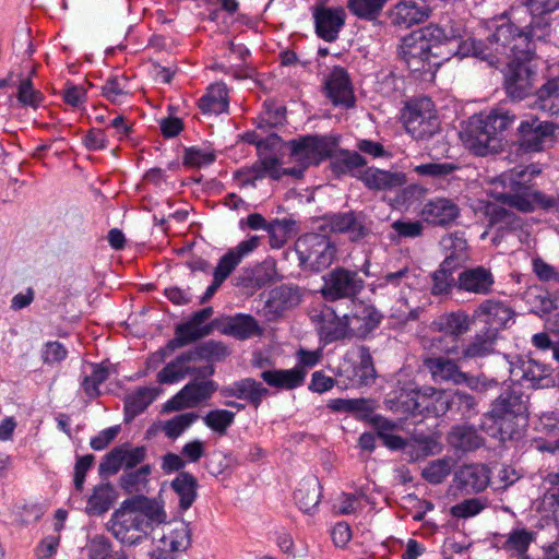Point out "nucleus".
Listing matches in <instances>:
<instances>
[{
	"instance_id": "412c9836",
	"label": "nucleus",
	"mask_w": 559,
	"mask_h": 559,
	"mask_svg": "<svg viewBox=\"0 0 559 559\" xmlns=\"http://www.w3.org/2000/svg\"><path fill=\"white\" fill-rule=\"evenodd\" d=\"M514 311L506 302L486 299L474 310L473 318L484 323L483 329L498 336L499 331L506 329L513 320Z\"/></svg>"
},
{
	"instance_id": "de8ad7c7",
	"label": "nucleus",
	"mask_w": 559,
	"mask_h": 559,
	"mask_svg": "<svg viewBox=\"0 0 559 559\" xmlns=\"http://www.w3.org/2000/svg\"><path fill=\"white\" fill-rule=\"evenodd\" d=\"M524 300L530 312L543 317L557 309V298L548 290L534 286L530 287L524 294Z\"/></svg>"
},
{
	"instance_id": "bb28decb",
	"label": "nucleus",
	"mask_w": 559,
	"mask_h": 559,
	"mask_svg": "<svg viewBox=\"0 0 559 559\" xmlns=\"http://www.w3.org/2000/svg\"><path fill=\"white\" fill-rule=\"evenodd\" d=\"M459 205L448 198H433L428 200L423 210L421 218L433 226L449 227L460 216Z\"/></svg>"
},
{
	"instance_id": "f257e3e1",
	"label": "nucleus",
	"mask_w": 559,
	"mask_h": 559,
	"mask_svg": "<svg viewBox=\"0 0 559 559\" xmlns=\"http://www.w3.org/2000/svg\"><path fill=\"white\" fill-rule=\"evenodd\" d=\"M229 355L223 342L209 340L180 353L156 374L159 384H174L187 377L192 380L182 386L165 404L169 412L193 408L212 399L218 383L212 379L216 372L215 362Z\"/></svg>"
},
{
	"instance_id": "e2e57ef3",
	"label": "nucleus",
	"mask_w": 559,
	"mask_h": 559,
	"mask_svg": "<svg viewBox=\"0 0 559 559\" xmlns=\"http://www.w3.org/2000/svg\"><path fill=\"white\" fill-rule=\"evenodd\" d=\"M215 159L216 154L213 150L190 146L185 148L182 164L187 167L202 168L213 164Z\"/></svg>"
},
{
	"instance_id": "a211bd4d",
	"label": "nucleus",
	"mask_w": 559,
	"mask_h": 559,
	"mask_svg": "<svg viewBox=\"0 0 559 559\" xmlns=\"http://www.w3.org/2000/svg\"><path fill=\"white\" fill-rule=\"evenodd\" d=\"M314 31L319 38L333 43L346 21V12L343 7H326L323 3H316L312 7Z\"/></svg>"
},
{
	"instance_id": "774afa93",
	"label": "nucleus",
	"mask_w": 559,
	"mask_h": 559,
	"mask_svg": "<svg viewBox=\"0 0 559 559\" xmlns=\"http://www.w3.org/2000/svg\"><path fill=\"white\" fill-rule=\"evenodd\" d=\"M204 466L207 472L215 476H228L235 466L238 464L237 460L233 456H205Z\"/></svg>"
},
{
	"instance_id": "b1692460",
	"label": "nucleus",
	"mask_w": 559,
	"mask_h": 559,
	"mask_svg": "<svg viewBox=\"0 0 559 559\" xmlns=\"http://www.w3.org/2000/svg\"><path fill=\"white\" fill-rule=\"evenodd\" d=\"M495 282V275L489 267H465L457 275V289L474 295H489L493 292Z\"/></svg>"
},
{
	"instance_id": "f3484780",
	"label": "nucleus",
	"mask_w": 559,
	"mask_h": 559,
	"mask_svg": "<svg viewBox=\"0 0 559 559\" xmlns=\"http://www.w3.org/2000/svg\"><path fill=\"white\" fill-rule=\"evenodd\" d=\"M322 219L325 222L323 230L347 235L353 242L361 241L370 234L364 212L328 213Z\"/></svg>"
},
{
	"instance_id": "dca6fc26",
	"label": "nucleus",
	"mask_w": 559,
	"mask_h": 559,
	"mask_svg": "<svg viewBox=\"0 0 559 559\" xmlns=\"http://www.w3.org/2000/svg\"><path fill=\"white\" fill-rule=\"evenodd\" d=\"M550 366L530 357H516L510 364L511 379L528 388H549L554 384Z\"/></svg>"
},
{
	"instance_id": "cd10ccee",
	"label": "nucleus",
	"mask_w": 559,
	"mask_h": 559,
	"mask_svg": "<svg viewBox=\"0 0 559 559\" xmlns=\"http://www.w3.org/2000/svg\"><path fill=\"white\" fill-rule=\"evenodd\" d=\"M261 242L260 236H250L240 241L236 247L229 249L219 260L213 271V277L225 282L234 270L241 263L242 259L253 252Z\"/></svg>"
},
{
	"instance_id": "39448f33",
	"label": "nucleus",
	"mask_w": 559,
	"mask_h": 559,
	"mask_svg": "<svg viewBox=\"0 0 559 559\" xmlns=\"http://www.w3.org/2000/svg\"><path fill=\"white\" fill-rule=\"evenodd\" d=\"M516 115L500 104L488 112L473 115L461 138L466 147L475 155L486 156L502 148L506 132L514 124Z\"/></svg>"
},
{
	"instance_id": "6e6552de",
	"label": "nucleus",
	"mask_w": 559,
	"mask_h": 559,
	"mask_svg": "<svg viewBox=\"0 0 559 559\" xmlns=\"http://www.w3.org/2000/svg\"><path fill=\"white\" fill-rule=\"evenodd\" d=\"M474 318L464 310L440 314L430 325L432 331L440 333L432 337L431 346L447 355L457 353L461 338L471 330Z\"/></svg>"
},
{
	"instance_id": "0e129e2a",
	"label": "nucleus",
	"mask_w": 559,
	"mask_h": 559,
	"mask_svg": "<svg viewBox=\"0 0 559 559\" xmlns=\"http://www.w3.org/2000/svg\"><path fill=\"white\" fill-rule=\"evenodd\" d=\"M128 80L124 75H111L102 86V95L109 102L118 104L128 95Z\"/></svg>"
},
{
	"instance_id": "a19ab883",
	"label": "nucleus",
	"mask_w": 559,
	"mask_h": 559,
	"mask_svg": "<svg viewBox=\"0 0 559 559\" xmlns=\"http://www.w3.org/2000/svg\"><path fill=\"white\" fill-rule=\"evenodd\" d=\"M118 493L109 483L99 484L93 488L91 496L87 498L85 513L88 516H100L105 514L114 506Z\"/></svg>"
},
{
	"instance_id": "4d7b16f0",
	"label": "nucleus",
	"mask_w": 559,
	"mask_h": 559,
	"mask_svg": "<svg viewBox=\"0 0 559 559\" xmlns=\"http://www.w3.org/2000/svg\"><path fill=\"white\" fill-rule=\"evenodd\" d=\"M455 463L451 456L433 460L423 468L421 476L429 484H441L451 474Z\"/></svg>"
},
{
	"instance_id": "aec40b11",
	"label": "nucleus",
	"mask_w": 559,
	"mask_h": 559,
	"mask_svg": "<svg viewBox=\"0 0 559 559\" xmlns=\"http://www.w3.org/2000/svg\"><path fill=\"white\" fill-rule=\"evenodd\" d=\"M495 199L501 204L516 209L523 213H532L536 209L549 211L558 204V200H556L555 197L526 188L516 193H497Z\"/></svg>"
},
{
	"instance_id": "338daca9",
	"label": "nucleus",
	"mask_w": 559,
	"mask_h": 559,
	"mask_svg": "<svg viewBox=\"0 0 559 559\" xmlns=\"http://www.w3.org/2000/svg\"><path fill=\"white\" fill-rule=\"evenodd\" d=\"M198 418L199 415L197 413L179 414L165 423L164 431L167 437L175 439L179 437L188 427H190Z\"/></svg>"
},
{
	"instance_id": "6e6d98bb",
	"label": "nucleus",
	"mask_w": 559,
	"mask_h": 559,
	"mask_svg": "<svg viewBox=\"0 0 559 559\" xmlns=\"http://www.w3.org/2000/svg\"><path fill=\"white\" fill-rule=\"evenodd\" d=\"M127 546L129 547L127 550L118 552L126 559H167L166 551L156 546L150 537L142 539V543H133Z\"/></svg>"
},
{
	"instance_id": "0eeeda50",
	"label": "nucleus",
	"mask_w": 559,
	"mask_h": 559,
	"mask_svg": "<svg viewBox=\"0 0 559 559\" xmlns=\"http://www.w3.org/2000/svg\"><path fill=\"white\" fill-rule=\"evenodd\" d=\"M510 59L503 70V88L511 102H521L533 94L536 67L534 57L516 51L499 52Z\"/></svg>"
},
{
	"instance_id": "423d86ee",
	"label": "nucleus",
	"mask_w": 559,
	"mask_h": 559,
	"mask_svg": "<svg viewBox=\"0 0 559 559\" xmlns=\"http://www.w3.org/2000/svg\"><path fill=\"white\" fill-rule=\"evenodd\" d=\"M489 27L493 28L489 39L496 44L497 51H516L532 57L535 56V40H546L551 33L550 23L543 16H534L527 26L520 28L506 13L496 16Z\"/></svg>"
},
{
	"instance_id": "603ef678",
	"label": "nucleus",
	"mask_w": 559,
	"mask_h": 559,
	"mask_svg": "<svg viewBox=\"0 0 559 559\" xmlns=\"http://www.w3.org/2000/svg\"><path fill=\"white\" fill-rule=\"evenodd\" d=\"M227 91L224 85L212 86L199 99V109L204 115H219L228 110Z\"/></svg>"
},
{
	"instance_id": "c85d7f7f",
	"label": "nucleus",
	"mask_w": 559,
	"mask_h": 559,
	"mask_svg": "<svg viewBox=\"0 0 559 559\" xmlns=\"http://www.w3.org/2000/svg\"><path fill=\"white\" fill-rule=\"evenodd\" d=\"M358 179L371 191H394L406 183V175L402 171H390L377 167H367Z\"/></svg>"
},
{
	"instance_id": "8fccbe9b",
	"label": "nucleus",
	"mask_w": 559,
	"mask_h": 559,
	"mask_svg": "<svg viewBox=\"0 0 559 559\" xmlns=\"http://www.w3.org/2000/svg\"><path fill=\"white\" fill-rule=\"evenodd\" d=\"M535 105L550 116L559 114V75L548 80L537 90Z\"/></svg>"
},
{
	"instance_id": "e433bc0d",
	"label": "nucleus",
	"mask_w": 559,
	"mask_h": 559,
	"mask_svg": "<svg viewBox=\"0 0 559 559\" xmlns=\"http://www.w3.org/2000/svg\"><path fill=\"white\" fill-rule=\"evenodd\" d=\"M489 37L490 35L487 37L488 44H485L480 40H476L473 37H467L466 39H463L462 36L461 39H459V41H456L453 45L455 47V50H453V55L460 58L473 56L480 60L488 61L491 64L498 62V56L500 53L495 49L496 44L491 43Z\"/></svg>"
},
{
	"instance_id": "4be33fe9",
	"label": "nucleus",
	"mask_w": 559,
	"mask_h": 559,
	"mask_svg": "<svg viewBox=\"0 0 559 559\" xmlns=\"http://www.w3.org/2000/svg\"><path fill=\"white\" fill-rule=\"evenodd\" d=\"M425 397L414 382L399 385L386 399L388 407L394 412L407 416L421 414L427 408L424 405Z\"/></svg>"
},
{
	"instance_id": "ddd939ff",
	"label": "nucleus",
	"mask_w": 559,
	"mask_h": 559,
	"mask_svg": "<svg viewBox=\"0 0 559 559\" xmlns=\"http://www.w3.org/2000/svg\"><path fill=\"white\" fill-rule=\"evenodd\" d=\"M405 130L413 139L424 141L439 131L435 104L429 97H418L406 103L402 112Z\"/></svg>"
},
{
	"instance_id": "c9c22d12",
	"label": "nucleus",
	"mask_w": 559,
	"mask_h": 559,
	"mask_svg": "<svg viewBox=\"0 0 559 559\" xmlns=\"http://www.w3.org/2000/svg\"><path fill=\"white\" fill-rule=\"evenodd\" d=\"M222 332L236 340L245 341L254 336H261L263 328L253 316L237 313L225 320Z\"/></svg>"
},
{
	"instance_id": "6ab92c4d",
	"label": "nucleus",
	"mask_w": 559,
	"mask_h": 559,
	"mask_svg": "<svg viewBox=\"0 0 559 559\" xmlns=\"http://www.w3.org/2000/svg\"><path fill=\"white\" fill-rule=\"evenodd\" d=\"M323 92L334 106L353 108L356 103L352 80L347 70L334 66L323 82Z\"/></svg>"
},
{
	"instance_id": "a878e982",
	"label": "nucleus",
	"mask_w": 559,
	"mask_h": 559,
	"mask_svg": "<svg viewBox=\"0 0 559 559\" xmlns=\"http://www.w3.org/2000/svg\"><path fill=\"white\" fill-rule=\"evenodd\" d=\"M328 407L336 413H347L353 415L357 420L366 421L374 428L380 420L384 418L380 414H376L377 403L372 399H332L328 402Z\"/></svg>"
},
{
	"instance_id": "3c124183",
	"label": "nucleus",
	"mask_w": 559,
	"mask_h": 559,
	"mask_svg": "<svg viewBox=\"0 0 559 559\" xmlns=\"http://www.w3.org/2000/svg\"><path fill=\"white\" fill-rule=\"evenodd\" d=\"M170 485L179 498V508L188 510L197 498V478L189 473L180 472Z\"/></svg>"
},
{
	"instance_id": "052dcab7",
	"label": "nucleus",
	"mask_w": 559,
	"mask_h": 559,
	"mask_svg": "<svg viewBox=\"0 0 559 559\" xmlns=\"http://www.w3.org/2000/svg\"><path fill=\"white\" fill-rule=\"evenodd\" d=\"M294 225L295 222L287 218L270 222L265 230L269 234L271 248L281 249L287 242Z\"/></svg>"
},
{
	"instance_id": "473e14b6",
	"label": "nucleus",
	"mask_w": 559,
	"mask_h": 559,
	"mask_svg": "<svg viewBox=\"0 0 559 559\" xmlns=\"http://www.w3.org/2000/svg\"><path fill=\"white\" fill-rule=\"evenodd\" d=\"M449 447L462 453L475 452L485 445V439L471 425H454L447 435Z\"/></svg>"
},
{
	"instance_id": "f03ea898",
	"label": "nucleus",
	"mask_w": 559,
	"mask_h": 559,
	"mask_svg": "<svg viewBox=\"0 0 559 559\" xmlns=\"http://www.w3.org/2000/svg\"><path fill=\"white\" fill-rule=\"evenodd\" d=\"M166 521L163 506L143 495L126 499L111 514L107 530L123 545L142 543L154 525Z\"/></svg>"
},
{
	"instance_id": "bf43d9fd",
	"label": "nucleus",
	"mask_w": 559,
	"mask_h": 559,
	"mask_svg": "<svg viewBox=\"0 0 559 559\" xmlns=\"http://www.w3.org/2000/svg\"><path fill=\"white\" fill-rule=\"evenodd\" d=\"M236 414L228 409L216 408L203 416L204 425L218 436H225L235 423Z\"/></svg>"
},
{
	"instance_id": "f704fd0d",
	"label": "nucleus",
	"mask_w": 559,
	"mask_h": 559,
	"mask_svg": "<svg viewBox=\"0 0 559 559\" xmlns=\"http://www.w3.org/2000/svg\"><path fill=\"white\" fill-rule=\"evenodd\" d=\"M353 304L354 307L348 313L353 324V334L360 337L366 336L380 325L383 314L372 305L362 301L355 302V300Z\"/></svg>"
},
{
	"instance_id": "680f3d73",
	"label": "nucleus",
	"mask_w": 559,
	"mask_h": 559,
	"mask_svg": "<svg viewBox=\"0 0 559 559\" xmlns=\"http://www.w3.org/2000/svg\"><path fill=\"white\" fill-rule=\"evenodd\" d=\"M326 342L344 340L353 334V324L348 313L342 317L335 314V319L322 328Z\"/></svg>"
},
{
	"instance_id": "9d476101",
	"label": "nucleus",
	"mask_w": 559,
	"mask_h": 559,
	"mask_svg": "<svg viewBox=\"0 0 559 559\" xmlns=\"http://www.w3.org/2000/svg\"><path fill=\"white\" fill-rule=\"evenodd\" d=\"M295 247L299 265L305 271L319 273L328 269L336 257L335 245L322 234H305L298 238Z\"/></svg>"
},
{
	"instance_id": "393cba45",
	"label": "nucleus",
	"mask_w": 559,
	"mask_h": 559,
	"mask_svg": "<svg viewBox=\"0 0 559 559\" xmlns=\"http://www.w3.org/2000/svg\"><path fill=\"white\" fill-rule=\"evenodd\" d=\"M490 481L489 469L483 464H466L454 473L453 483L461 493L474 495L484 491Z\"/></svg>"
},
{
	"instance_id": "1a4fd4ad",
	"label": "nucleus",
	"mask_w": 559,
	"mask_h": 559,
	"mask_svg": "<svg viewBox=\"0 0 559 559\" xmlns=\"http://www.w3.org/2000/svg\"><path fill=\"white\" fill-rule=\"evenodd\" d=\"M338 144L340 136L335 134H306L288 141L287 146L298 166L309 168L332 157Z\"/></svg>"
},
{
	"instance_id": "20e7f679",
	"label": "nucleus",
	"mask_w": 559,
	"mask_h": 559,
	"mask_svg": "<svg viewBox=\"0 0 559 559\" xmlns=\"http://www.w3.org/2000/svg\"><path fill=\"white\" fill-rule=\"evenodd\" d=\"M527 421V405L523 392L516 388L503 389L481 417L480 428L501 443L522 437Z\"/></svg>"
},
{
	"instance_id": "f8f14e48",
	"label": "nucleus",
	"mask_w": 559,
	"mask_h": 559,
	"mask_svg": "<svg viewBox=\"0 0 559 559\" xmlns=\"http://www.w3.org/2000/svg\"><path fill=\"white\" fill-rule=\"evenodd\" d=\"M212 314L213 308L205 307L193 312L187 321L176 324L174 329L175 336L156 352L160 360L164 361L177 349L187 347L209 336L213 332V326L206 323V321Z\"/></svg>"
},
{
	"instance_id": "2eb2a0df",
	"label": "nucleus",
	"mask_w": 559,
	"mask_h": 559,
	"mask_svg": "<svg viewBox=\"0 0 559 559\" xmlns=\"http://www.w3.org/2000/svg\"><path fill=\"white\" fill-rule=\"evenodd\" d=\"M323 285L320 289L325 301L350 299L354 301L364 289L365 281L357 271L336 266L323 277Z\"/></svg>"
},
{
	"instance_id": "09e8293b",
	"label": "nucleus",
	"mask_w": 559,
	"mask_h": 559,
	"mask_svg": "<svg viewBox=\"0 0 559 559\" xmlns=\"http://www.w3.org/2000/svg\"><path fill=\"white\" fill-rule=\"evenodd\" d=\"M34 70L27 76L22 73L17 75L16 99L20 106L36 110L45 100V95L34 87L32 75Z\"/></svg>"
},
{
	"instance_id": "37998d69",
	"label": "nucleus",
	"mask_w": 559,
	"mask_h": 559,
	"mask_svg": "<svg viewBox=\"0 0 559 559\" xmlns=\"http://www.w3.org/2000/svg\"><path fill=\"white\" fill-rule=\"evenodd\" d=\"M329 159L331 171L338 178L367 165L366 158L358 152L338 147Z\"/></svg>"
},
{
	"instance_id": "4c0bfd02",
	"label": "nucleus",
	"mask_w": 559,
	"mask_h": 559,
	"mask_svg": "<svg viewBox=\"0 0 559 559\" xmlns=\"http://www.w3.org/2000/svg\"><path fill=\"white\" fill-rule=\"evenodd\" d=\"M424 365L436 381H452L454 384L466 383L467 373L460 370L454 360L444 357H428Z\"/></svg>"
},
{
	"instance_id": "c03bdc74",
	"label": "nucleus",
	"mask_w": 559,
	"mask_h": 559,
	"mask_svg": "<svg viewBox=\"0 0 559 559\" xmlns=\"http://www.w3.org/2000/svg\"><path fill=\"white\" fill-rule=\"evenodd\" d=\"M144 456H128L123 474L120 477V486L128 492L136 490L140 485L147 481L151 474V465L143 464L135 469L136 465L142 462Z\"/></svg>"
},
{
	"instance_id": "864d4df0",
	"label": "nucleus",
	"mask_w": 559,
	"mask_h": 559,
	"mask_svg": "<svg viewBox=\"0 0 559 559\" xmlns=\"http://www.w3.org/2000/svg\"><path fill=\"white\" fill-rule=\"evenodd\" d=\"M442 243L450 251L443 261H450L451 266L457 269L468 260V243L462 231H455L443 238Z\"/></svg>"
},
{
	"instance_id": "a18cd8bd",
	"label": "nucleus",
	"mask_w": 559,
	"mask_h": 559,
	"mask_svg": "<svg viewBox=\"0 0 559 559\" xmlns=\"http://www.w3.org/2000/svg\"><path fill=\"white\" fill-rule=\"evenodd\" d=\"M296 504L305 513L313 511L321 500V485L316 477L299 483L295 495Z\"/></svg>"
},
{
	"instance_id": "58836bf2",
	"label": "nucleus",
	"mask_w": 559,
	"mask_h": 559,
	"mask_svg": "<svg viewBox=\"0 0 559 559\" xmlns=\"http://www.w3.org/2000/svg\"><path fill=\"white\" fill-rule=\"evenodd\" d=\"M484 214L488 219V225L490 227L498 226L501 231L514 233L524 227V219L520 215L496 203L488 202Z\"/></svg>"
},
{
	"instance_id": "5701e85b",
	"label": "nucleus",
	"mask_w": 559,
	"mask_h": 559,
	"mask_svg": "<svg viewBox=\"0 0 559 559\" xmlns=\"http://www.w3.org/2000/svg\"><path fill=\"white\" fill-rule=\"evenodd\" d=\"M302 289L298 285L282 284L273 288L265 301V311L270 319H277L302 301Z\"/></svg>"
},
{
	"instance_id": "9b49d317",
	"label": "nucleus",
	"mask_w": 559,
	"mask_h": 559,
	"mask_svg": "<svg viewBox=\"0 0 559 559\" xmlns=\"http://www.w3.org/2000/svg\"><path fill=\"white\" fill-rule=\"evenodd\" d=\"M558 129L554 121L527 115L520 121L512 142L522 153H538L555 141Z\"/></svg>"
},
{
	"instance_id": "79ce46f5",
	"label": "nucleus",
	"mask_w": 559,
	"mask_h": 559,
	"mask_svg": "<svg viewBox=\"0 0 559 559\" xmlns=\"http://www.w3.org/2000/svg\"><path fill=\"white\" fill-rule=\"evenodd\" d=\"M155 399L156 389L147 386L138 388L134 392L126 395L123 400L124 421L130 423L145 412Z\"/></svg>"
},
{
	"instance_id": "69168bd1",
	"label": "nucleus",
	"mask_w": 559,
	"mask_h": 559,
	"mask_svg": "<svg viewBox=\"0 0 559 559\" xmlns=\"http://www.w3.org/2000/svg\"><path fill=\"white\" fill-rule=\"evenodd\" d=\"M87 559H111L112 544L105 535H95L84 547Z\"/></svg>"
},
{
	"instance_id": "7ed1b4c3",
	"label": "nucleus",
	"mask_w": 559,
	"mask_h": 559,
	"mask_svg": "<svg viewBox=\"0 0 559 559\" xmlns=\"http://www.w3.org/2000/svg\"><path fill=\"white\" fill-rule=\"evenodd\" d=\"M444 34L437 24L413 31L401 39L400 58L417 80L431 82L443 60L439 51Z\"/></svg>"
},
{
	"instance_id": "5fc2aeb1",
	"label": "nucleus",
	"mask_w": 559,
	"mask_h": 559,
	"mask_svg": "<svg viewBox=\"0 0 559 559\" xmlns=\"http://www.w3.org/2000/svg\"><path fill=\"white\" fill-rule=\"evenodd\" d=\"M191 537L192 530L189 523L178 522L168 534L163 536L162 543L164 546H168L173 552L186 551L191 546Z\"/></svg>"
},
{
	"instance_id": "c756f323",
	"label": "nucleus",
	"mask_w": 559,
	"mask_h": 559,
	"mask_svg": "<svg viewBox=\"0 0 559 559\" xmlns=\"http://www.w3.org/2000/svg\"><path fill=\"white\" fill-rule=\"evenodd\" d=\"M430 12L427 0H401L392 10L391 21L394 25L408 28L424 23Z\"/></svg>"
},
{
	"instance_id": "4468645a",
	"label": "nucleus",
	"mask_w": 559,
	"mask_h": 559,
	"mask_svg": "<svg viewBox=\"0 0 559 559\" xmlns=\"http://www.w3.org/2000/svg\"><path fill=\"white\" fill-rule=\"evenodd\" d=\"M380 424L374 428L378 439L390 451H402L407 448H418L424 451V454H432L435 450L440 451L439 438L435 435H426L423 432H415L409 438H403L394 433L397 425L388 418H378Z\"/></svg>"
},
{
	"instance_id": "2f4dec72",
	"label": "nucleus",
	"mask_w": 559,
	"mask_h": 559,
	"mask_svg": "<svg viewBox=\"0 0 559 559\" xmlns=\"http://www.w3.org/2000/svg\"><path fill=\"white\" fill-rule=\"evenodd\" d=\"M497 340L498 336L481 328L467 344L461 343L457 353L452 356L461 362L488 357L495 352Z\"/></svg>"
},
{
	"instance_id": "ea45409f",
	"label": "nucleus",
	"mask_w": 559,
	"mask_h": 559,
	"mask_svg": "<svg viewBox=\"0 0 559 559\" xmlns=\"http://www.w3.org/2000/svg\"><path fill=\"white\" fill-rule=\"evenodd\" d=\"M306 376V369L299 366L292 369L265 370L261 373V378L264 382L270 386L281 390H293L301 386Z\"/></svg>"
},
{
	"instance_id": "7c9ffc66",
	"label": "nucleus",
	"mask_w": 559,
	"mask_h": 559,
	"mask_svg": "<svg viewBox=\"0 0 559 559\" xmlns=\"http://www.w3.org/2000/svg\"><path fill=\"white\" fill-rule=\"evenodd\" d=\"M340 377L344 378L345 388H361L372 384L376 380V369L371 355L364 353L358 364H344L341 367Z\"/></svg>"
},
{
	"instance_id": "13d9d810",
	"label": "nucleus",
	"mask_w": 559,
	"mask_h": 559,
	"mask_svg": "<svg viewBox=\"0 0 559 559\" xmlns=\"http://www.w3.org/2000/svg\"><path fill=\"white\" fill-rule=\"evenodd\" d=\"M389 0H347L349 12L360 20L376 21Z\"/></svg>"
},
{
	"instance_id": "49530a36",
	"label": "nucleus",
	"mask_w": 559,
	"mask_h": 559,
	"mask_svg": "<svg viewBox=\"0 0 559 559\" xmlns=\"http://www.w3.org/2000/svg\"><path fill=\"white\" fill-rule=\"evenodd\" d=\"M455 270L456 267L450 265V261H442L439 267L431 273L430 293L432 296H449L454 287L457 288V278L453 275Z\"/></svg>"
},
{
	"instance_id": "72a5a7b5",
	"label": "nucleus",
	"mask_w": 559,
	"mask_h": 559,
	"mask_svg": "<svg viewBox=\"0 0 559 559\" xmlns=\"http://www.w3.org/2000/svg\"><path fill=\"white\" fill-rule=\"evenodd\" d=\"M223 396L246 400L255 409L261 405L263 399L269 394V390L261 382L252 378H245L235 381L221 390Z\"/></svg>"
}]
</instances>
